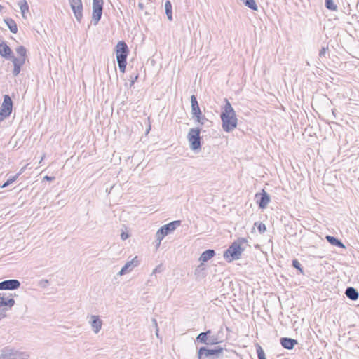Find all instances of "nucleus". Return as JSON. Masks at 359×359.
I'll list each match as a JSON object with an SVG mask.
<instances>
[{"label": "nucleus", "mask_w": 359, "mask_h": 359, "mask_svg": "<svg viewBox=\"0 0 359 359\" xmlns=\"http://www.w3.org/2000/svg\"><path fill=\"white\" fill-rule=\"evenodd\" d=\"M225 102L226 104L220 116L222 122L223 130L225 132L229 133L236 128L238 119L231 103L227 99H225Z\"/></svg>", "instance_id": "nucleus-1"}, {"label": "nucleus", "mask_w": 359, "mask_h": 359, "mask_svg": "<svg viewBox=\"0 0 359 359\" xmlns=\"http://www.w3.org/2000/svg\"><path fill=\"white\" fill-rule=\"evenodd\" d=\"M116 56L120 71L124 73L127 65V57L128 54V48L127 44L123 41H118L116 46Z\"/></svg>", "instance_id": "nucleus-2"}, {"label": "nucleus", "mask_w": 359, "mask_h": 359, "mask_svg": "<svg viewBox=\"0 0 359 359\" xmlns=\"http://www.w3.org/2000/svg\"><path fill=\"white\" fill-rule=\"evenodd\" d=\"M181 224L180 220H175L161 226L156 233V247H159L161 241L165 236L173 232Z\"/></svg>", "instance_id": "nucleus-3"}, {"label": "nucleus", "mask_w": 359, "mask_h": 359, "mask_svg": "<svg viewBox=\"0 0 359 359\" xmlns=\"http://www.w3.org/2000/svg\"><path fill=\"white\" fill-rule=\"evenodd\" d=\"M224 348L217 347L214 349H208L205 347H201L198 351V358L205 359L212 358V359H219L224 356Z\"/></svg>", "instance_id": "nucleus-4"}, {"label": "nucleus", "mask_w": 359, "mask_h": 359, "mask_svg": "<svg viewBox=\"0 0 359 359\" xmlns=\"http://www.w3.org/2000/svg\"><path fill=\"white\" fill-rule=\"evenodd\" d=\"M244 249L236 243H232L229 248L224 252V257L228 262L239 259Z\"/></svg>", "instance_id": "nucleus-5"}, {"label": "nucleus", "mask_w": 359, "mask_h": 359, "mask_svg": "<svg viewBox=\"0 0 359 359\" xmlns=\"http://www.w3.org/2000/svg\"><path fill=\"white\" fill-rule=\"evenodd\" d=\"M26 352L19 351L10 348H4L0 353V359H29Z\"/></svg>", "instance_id": "nucleus-6"}, {"label": "nucleus", "mask_w": 359, "mask_h": 359, "mask_svg": "<svg viewBox=\"0 0 359 359\" xmlns=\"http://www.w3.org/2000/svg\"><path fill=\"white\" fill-rule=\"evenodd\" d=\"M200 132V128H191L188 133L187 139L192 150H196L201 148Z\"/></svg>", "instance_id": "nucleus-7"}, {"label": "nucleus", "mask_w": 359, "mask_h": 359, "mask_svg": "<svg viewBox=\"0 0 359 359\" xmlns=\"http://www.w3.org/2000/svg\"><path fill=\"white\" fill-rule=\"evenodd\" d=\"M196 341L205 345H215L219 343V339L217 336L212 334L210 330L206 332H201L196 339Z\"/></svg>", "instance_id": "nucleus-8"}, {"label": "nucleus", "mask_w": 359, "mask_h": 359, "mask_svg": "<svg viewBox=\"0 0 359 359\" xmlns=\"http://www.w3.org/2000/svg\"><path fill=\"white\" fill-rule=\"evenodd\" d=\"M103 9V0H93V15L92 20L94 25L100 21Z\"/></svg>", "instance_id": "nucleus-9"}, {"label": "nucleus", "mask_w": 359, "mask_h": 359, "mask_svg": "<svg viewBox=\"0 0 359 359\" xmlns=\"http://www.w3.org/2000/svg\"><path fill=\"white\" fill-rule=\"evenodd\" d=\"M13 109V102L8 95L4 96V101L0 108V116L4 118L8 117L11 115Z\"/></svg>", "instance_id": "nucleus-10"}, {"label": "nucleus", "mask_w": 359, "mask_h": 359, "mask_svg": "<svg viewBox=\"0 0 359 359\" xmlns=\"http://www.w3.org/2000/svg\"><path fill=\"white\" fill-rule=\"evenodd\" d=\"M255 198L257 199L259 208L261 209H264L270 202V196L264 189L262 192L257 193Z\"/></svg>", "instance_id": "nucleus-11"}, {"label": "nucleus", "mask_w": 359, "mask_h": 359, "mask_svg": "<svg viewBox=\"0 0 359 359\" xmlns=\"http://www.w3.org/2000/svg\"><path fill=\"white\" fill-rule=\"evenodd\" d=\"M20 286V283L18 280H15V279L6 280H4L0 283V290H16V289L19 288Z\"/></svg>", "instance_id": "nucleus-12"}, {"label": "nucleus", "mask_w": 359, "mask_h": 359, "mask_svg": "<svg viewBox=\"0 0 359 359\" xmlns=\"http://www.w3.org/2000/svg\"><path fill=\"white\" fill-rule=\"evenodd\" d=\"M89 324L91 326L92 330L95 334H97L102 326V320L100 318L99 316L91 315L90 316Z\"/></svg>", "instance_id": "nucleus-13"}, {"label": "nucleus", "mask_w": 359, "mask_h": 359, "mask_svg": "<svg viewBox=\"0 0 359 359\" xmlns=\"http://www.w3.org/2000/svg\"><path fill=\"white\" fill-rule=\"evenodd\" d=\"M138 265L137 257H135L132 260L128 261L122 267L121 271L118 272L119 276H123L130 271H131L134 267Z\"/></svg>", "instance_id": "nucleus-14"}, {"label": "nucleus", "mask_w": 359, "mask_h": 359, "mask_svg": "<svg viewBox=\"0 0 359 359\" xmlns=\"http://www.w3.org/2000/svg\"><path fill=\"white\" fill-rule=\"evenodd\" d=\"M191 114L193 118H200V115H201V111L200 109L197 99L195 95L191 96Z\"/></svg>", "instance_id": "nucleus-15"}, {"label": "nucleus", "mask_w": 359, "mask_h": 359, "mask_svg": "<svg viewBox=\"0 0 359 359\" xmlns=\"http://www.w3.org/2000/svg\"><path fill=\"white\" fill-rule=\"evenodd\" d=\"M0 55L6 60H11L14 57L10 47L4 41L0 43Z\"/></svg>", "instance_id": "nucleus-16"}, {"label": "nucleus", "mask_w": 359, "mask_h": 359, "mask_svg": "<svg viewBox=\"0 0 359 359\" xmlns=\"http://www.w3.org/2000/svg\"><path fill=\"white\" fill-rule=\"evenodd\" d=\"M13 63V75L14 76H17L20 71L22 66L25 64V62H24L23 58H17L15 57H12L11 59Z\"/></svg>", "instance_id": "nucleus-17"}, {"label": "nucleus", "mask_w": 359, "mask_h": 359, "mask_svg": "<svg viewBox=\"0 0 359 359\" xmlns=\"http://www.w3.org/2000/svg\"><path fill=\"white\" fill-rule=\"evenodd\" d=\"M298 342L297 340L287 338V337H282L280 339V344L282 346L287 350H292L294 346L297 344Z\"/></svg>", "instance_id": "nucleus-18"}, {"label": "nucleus", "mask_w": 359, "mask_h": 359, "mask_svg": "<svg viewBox=\"0 0 359 359\" xmlns=\"http://www.w3.org/2000/svg\"><path fill=\"white\" fill-rule=\"evenodd\" d=\"M15 304V300L9 297H6L5 296L1 295L0 293V308L1 307H8V309H11V307Z\"/></svg>", "instance_id": "nucleus-19"}, {"label": "nucleus", "mask_w": 359, "mask_h": 359, "mask_svg": "<svg viewBox=\"0 0 359 359\" xmlns=\"http://www.w3.org/2000/svg\"><path fill=\"white\" fill-rule=\"evenodd\" d=\"M345 294L349 299L352 301H355L359 297L358 291L353 287H348L345 291Z\"/></svg>", "instance_id": "nucleus-20"}, {"label": "nucleus", "mask_w": 359, "mask_h": 359, "mask_svg": "<svg viewBox=\"0 0 359 359\" xmlns=\"http://www.w3.org/2000/svg\"><path fill=\"white\" fill-rule=\"evenodd\" d=\"M76 20L81 22L83 18V4L81 6L76 5L71 7Z\"/></svg>", "instance_id": "nucleus-21"}, {"label": "nucleus", "mask_w": 359, "mask_h": 359, "mask_svg": "<svg viewBox=\"0 0 359 359\" xmlns=\"http://www.w3.org/2000/svg\"><path fill=\"white\" fill-rule=\"evenodd\" d=\"M18 4L20 7L22 18L24 19H27V13H29V5L27 1L26 0H20Z\"/></svg>", "instance_id": "nucleus-22"}, {"label": "nucleus", "mask_w": 359, "mask_h": 359, "mask_svg": "<svg viewBox=\"0 0 359 359\" xmlns=\"http://www.w3.org/2000/svg\"><path fill=\"white\" fill-rule=\"evenodd\" d=\"M215 255V252L214 251V250H207L205 251H204L201 257H200V261H202V262H207L208 260H210L211 258H212Z\"/></svg>", "instance_id": "nucleus-23"}, {"label": "nucleus", "mask_w": 359, "mask_h": 359, "mask_svg": "<svg viewBox=\"0 0 359 359\" xmlns=\"http://www.w3.org/2000/svg\"><path fill=\"white\" fill-rule=\"evenodd\" d=\"M4 22L6 24V25L8 26L9 30L12 33H13V34L17 33L18 27H17V24L15 23L14 20H13L12 18H6V19H4Z\"/></svg>", "instance_id": "nucleus-24"}, {"label": "nucleus", "mask_w": 359, "mask_h": 359, "mask_svg": "<svg viewBox=\"0 0 359 359\" xmlns=\"http://www.w3.org/2000/svg\"><path fill=\"white\" fill-rule=\"evenodd\" d=\"M165 14L168 17V19L170 21L172 20V4L170 1H166L165 3Z\"/></svg>", "instance_id": "nucleus-25"}, {"label": "nucleus", "mask_w": 359, "mask_h": 359, "mask_svg": "<svg viewBox=\"0 0 359 359\" xmlns=\"http://www.w3.org/2000/svg\"><path fill=\"white\" fill-rule=\"evenodd\" d=\"M15 51H16L17 54L18 55V58H23L24 62H25L26 53H27L26 48L23 46H20L16 48Z\"/></svg>", "instance_id": "nucleus-26"}, {"label": "nucleus", "mask_w": 359, "mask_h": 359, "mask_svg": "<svg viewBox=\"0 0 359 359\" xmlns=\"http://www.w3.org/2000/svg\"><path fill=\"white\" fill-rule=\"evenodd\" d=\"M245 6L253 11H257V6L255 0H241Z\"/></svg>", "instance_id": "nucleus-27"}, {"label": "nucleus", "mask_w": 359, "mask_h": 359, "mask_svg": "<svg viewBox=\"0 0 359 359\" xmlns=\"http://www.w3.org/2000/svg\"><path fill=\"white\" fill-rule=\"evenodd\" d=\"M195 275L198 278H203L205 276V267L203 264H201L195 270Z\"/></svg>", "instance_id": "nucleus-28"}, {"label": "nucleus", "mask_w": 359, "mask_h": 359, "mask_svg": "<svg viewBox=\"0 0 359 359\" xmlns=\"http://www.w3.org/2000/svg\"><path fill=\"white\" fill-rule=\"evenodd\" d=\"M256 350L258 356V359H266L265 353L262 346L259 344L256 345Z\"/></svg>", "instance_id": "nucleus-29"}, {"label": "nucleus", "mask_w": 359, "mask_h": 359, "mask_svg": "<svg viewBox=\"0 0 359 359\" xmlns=\"http://www.w3.org/2000/svg\"><path fill=\"white\" fill-rule=\"evenodd\" d=\"M325 6L327 9L335 11L337 6L334 5L333 0H325Z\"/></svg>", "instance_id": "nucleus-30"}, {"label": "nucleus", "mask_w": 359, "mask_h": 359, "mask_svg": "<svg viewBox=\"0 0 359 359\" xmlns=\"http://www.w3.org/2000/svg\"><path fill=\"white\" fill-rule=\"evenodd\" d=\"M255 225L257 226V229L260 233H264L266 231V226L264 224L260 223H255Z\"/></svg>", "instance_id": "nucleus-31"}, {"label": "nucleus", "mask_w": 359, "mask_h": 359, "mask_svg": "<svg viewBox=\"0 0 359 359\" xmlns=\"http://www.w3.org/2000/svg\"><path fill=\"white\" fill-rule=\"evenodd\" d=\"M326 240L333 245H337V238L331 236H326Z\"/></svg>", "instance_id": "nucleus-32"}, {"label": "nucleus", "mask_w": 359, "mask_h": 359, "mask_svg": "<svg viewBox=\"0 0 359 359\" xmlns=\"http://www.w3.org/2000/svg\"><path fill=\"white\" fill-rule=\"evenodd\" d=\"M292 266L295 269L299 270L302 273V269L301 267V264L299 262L298 260L294 259L292 260Z\"/></svg>", "instance_id": "nucleus-33"}, {"label": "nucleus", "mask_w": 359, "mask_h": 359, "mask_svg": "<svg viewBox=\"0 0 359 359\" xmlns=\"http://www.w3.org/2000/svg\"><path fill=\"white\" fill-rule=\"evenodd\" d=\"M69 2L71 7L76 5L81 6L83 4L81 0H69Z\"/></svg>", "instance_id": "nucleus-34"}, {"label": "nucleus", "mask_w": 359, "mask_h": 359, "mask_svg": "<svg viewBox=\"0 0 359 359\" xmlns=\"http://www.w3.org/2000/svg\"><path fill=\"white\" fill-rule=\"evenodd\" d=\"M196 119V121L198 123L203 125L204 122L207 121V118L205 117V116H203L202 114L200 115V118H194Z\"/></svg>", "instance_id": "nucleus-35"}, {"label": "nucleus", "mask_w": 359, "mask_h": 359, "mask_svg": "<svg viewBox=\"0 0 359 359\" xmlns=\"http://www.w3.org/2000/svg\"><path fill=\"white\" fill-rule=\"evenodd\" d=\"M234 243H236L237 244H238L239 246L241 247V245L247 243V239L245 238H239L238 239L235 241Z\"/></svg>", "instance_id": "nucleus-36"}, {"label": "nucleus", "mask_w": 359, "mask_h": 359, "mask_svg": "<svg viewBox=\"0 0 359 359\" xmlns=\"http://www.w3.org/2000/svg\"><path fill=\"white\" fill-rule=\"evenodd\" d=\"M328 50L327 48H322V49L320 50V53H319V57L320 58L323 57L325 56V54H326V52L327 50Z\"/></svg>", "instance_id": "nucleus-37"}, {"label": "nucleus", "mask_w": 359, "mask_h": 359, "mask_svg": "<svg viewBox=\"0 0 359 359\" xmlns=\"http://www.w3.org/2000/svg\"><path fill=\"white\" fill-rule=\"evenodd\" d=\"M138 79V74H132L130 76L131 85H133Z\"/></svg>", "instance_id": "nucleus-38"}, {"label": "nucleus", "mask_w": 359, "mask_h": 359, "mask_svg": "<svg viewBox=\"0 0 359 359\" xmlns=\"http://www.w3.org/2000/svg\"><path fill=\"white\" fill-rule=\"evenodd\" d=\"M18 178V175H14L11 177L9 179L7 180V181L9 182L10 184H11L13 182H14Z\"/></svg>", "instance_id": "nucleus-39"}, {"label": "nucleus", "mask_w": 359, "mask_h": 359, "mask_svg": "<svg viewBox=\"0 0 359 359\" xmlns=\"http://www.w3.org/2000/svg\"><path fill=\"white\" fill-rule=\"evenodd\" d=\"M163 271L162 266H157L153 271L152 273H161Z\"/></svg>", "instance_id": "nucleus-40"}, {"label": "nucleus", "mask_w": 359, "mask_h": 359, "mask_svg": "<svg viewBox=\"0 0 359 359\" xmlns=\"http://www.w3.org/2000/svg\"><path fill=\"white\" fill-rule=\"evenodd\" d=\"M7 311V309H5V308H3L1 311H0V320L5 318L6 316V313H5V311Z\"/></svg>", "instance_id": "nucleus-41"}, {"label": "nucleus", "mask_w": 359, "mask_h": 359, "mask_svg": "<svg viewBox=\"0 0 359 359\" xmlns=\"http://www.w3.org/2000/svg\"><path fill=\"white\" fill-rule=\"evenodd\" d=\"M128 237H129V234L128 233H126V232H122L121 234V238L123 241L126 240Z\"/></svg>", "instance_id": "nucleus-42"}, {"label": "nucleus", "mask_w": 359, "mask_h": 359, "mask_svg": "<svg viewBox=\"0 0 359 359\" xmlns=\"http://www.w3.org/2000/svg\"><path fill=\"white\" fill-rule=\"evenodd\" d=\"M152 322H153L154 325H155V327H156V335L158 336V327H157V321H156V319L153 318V319H152Z\"/></svg>", "instance_id": "nucleus-43"}, {"label": "nucleus", "mask_w": 359, "mask_h": 359, "mask_svg": "<svg viewBox=\"0 0 359 359\" xmlns=\"http://www.w3.org/2000/svg\"><path fill=\"white\" fill-rule=\"evenodd\" d=\"M43 179L45 180H47V181H53V180H54L55 177H54L45 176Z\"/></svg>", "instance_id": "nucleus-44"}, {"label": "nucleus", "mask_w": 359, "mask_h": 359, "mask_svg": "<svg viewBox=\"0 0 359 359\" xmlns=\"http://www.w3.org/2000/svg\"><path fill=\"white\" fill-rule=\"evenodd\" d=\"M338 248H345L344 243L340 240H338Z\"/></svg>", "instance_id": "nucleus-45"}, {"label": "nucleus", "mask_w": 359, "mask_h": 359, "mask_svg": "<svg viewBox=\"0 0 359 359\" xmlns=\"http://www.w3.org/2000/svg\"><path fill=\"white\" fill-rule=\"evenodd\" d=\"M25 167L20 169V172L16 174V175H18V177L25 171Z\"/></svg>", "instance_id": "nucleus-46"}, {"label": "nucleus", "mask_w": 359, "mask_h": 359, "mask_svg": "<svg viewBox=\"0 0 359 359\" xmlns=\"http://www.w3.org/2000/svg\"><path fill=\"white\" fill-rule=\"evenodd\" d=\"M8 185H10V184L8 181H6L3 185L1 186V187L5 188V187H8Z\"/></svg>", "instance_id": "nucleus-47"}, {"label": "nucleus", "mask_w": 359, "mask_h": 359, "mask_svg": "<svg viewBox=\"0 0 359 359\" xmlns=\"http://www.w3.org/2000/svg\"><path fill=\"white\" fill-rule=\"evenodd\" d=\"M138 6H139L140 8L142 9L143 7H144V5L142 3H139Z\"/></svg>", "instance_id": "nucleus-48"}, {"label": "nucleus", "mask_w": 359, "mask_h": 359, "mask_svg": "<svg viewBox=\"0 0 359 359\" xmlns=\"http://www.w3.org/2000/svg\"><path fill=\"white\" fill-rule=\"evenodd\" d=\"M4 9V6L0 4V12H1Z\"/></svg>", "instance_id": "nucleus-49"}, {"label": "nucleus", "mask_w": 359, "mask_h": 359, "mask_svg": "<svg viewBox=\"0 0 359 359\" xmlns=\"http://www.w3.org/2000/svg\"><path fill=\"white\" fill-rule=\"evenodd\" d=\"M332 114L334 116H335V111H334V109H332Z\"/></svg>", "instance_id": "nucleus-50"}, {"label": "nucleus", "mask_w": 359, "mask_h": 359, "mask_svg": "<svg viewBox=\"0 0 359 359\" xmlns=\"http://www.w3.org/2000/svg\"><path fill=\"white\" fill-rule=\"evenodd\" d=\"M43 160V157L41 158V160L40 161L39 163H41V161Z\"/></svg>", "instance_id": "nucleus-51"}]
</instances>
